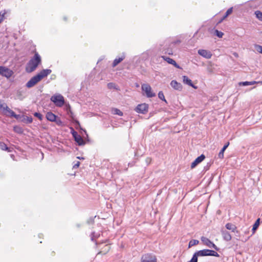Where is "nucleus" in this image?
I'll list each match as a JSON object with an SVG mask.
<instances>
[{
	"label": "nucleus",
	"mask_w": 262,
	"mask_h": 262,
	"mask_svg": "<svg viewBox=\"0 0 262 262\" xmlns=\"http://www.w3.org/2000/svg\"><path fill=\"white\" fill-rule=\"evenodd\" d=\"M41 62V57L38 53L36 52L34 57L30 59L26 66V70L28 73L33 72Z\"/></svg>",
	"instance_id": "1"
},
{
	"label": "nucleus",
	"mask_w": 262,
	"mask_h": 262,
	"mask_svg": "<svg viewBox=\"0 0 262 262\" xmlns=\"http://www.w3.org/2000/svg\"><path fill=\"white\" fill-rule=\"evenodd\" d=\"M196 256H213L215 257H219L220 255L215 251L209 249H203L198 251L194 253Z\"/></svg>",
	"instance_id": "2"
},
{
	"label": "nucleus",
	"mask_w": 262,
	"mask_h": 262,
	"mask_svg": "<svg viewBox=\"0 0 262 262\" xmlns=\"http://www.w3.org/2000/svg\"><path fill=\"white\" fill-rule=\"evenodd\" d=\"M51 100L58 107L62 106L64 103V98L60 94L53 95L51 97Z\"/></svg>",
	"instance_id": "3"
},
{
	"label": "nucleus",
	"mask_w": 262,
	"mask_h": 262,
	"mask_svg": "<svg viewBox=\"0 0 262 262\" xmlns=\"http://www.w3.org/2000/svg\"><path fill=\"white\" fill-rule=\"evenodd\" d=\"M142 90L145 92L146 95L148 98L155 96V94L151 91V88L148 84H143L141 86Z\"/></svg>",
	"instance_id": "4"
},
{
	"label": "nucleus",
	"mask_w": 262,
	"mask_h": 262,
	"mask_svg": "<svg viewBox=\"0 0 262 262\" xmlns=\"http://www.w3.org/2000/svg\"><path fill=\"white\" fill-rule=\"evenodd\" d=\"M201 240L203 243V244L206 245L208 247L210 248H213L217 251L219 250V248L208 238L204 236H202L201 238Z\"/></svg>",
	"instance_id": "5"
},
{
	"label": "nucleus",
	"mask_w": 262,
	"mask_h": 262,
	"mask_svg": "<svg viewBox=\"0 0 262 262\" xmlns=\"http://www.w3.org/2000/svg\"><path fill=\"white\" fill-rule=\"evenodd\" d=\"M136 112L143 114H145L148 111V105L146 103L138 104L135 108Z\"/></svg>",
	"instance_id": "6"
},
{
	"label": "nucleus",
	"mask_w": 262,
	"mask_h": 262,
	"mask_svg": "<svg viewBox=\"0 0 262 262\" xmlns=\"http://www.w3.org/2000/svg\"><path fill=\"white\" fill-rule=\"evenodd\" d=\"M13 74V72L11 70L5 67L0 66V74L2 76L8 78H10Z\"/></svg>",
	"instance_id": "7"
},
{
	"label": "nucleus",
	"mask_w": 262,
	"mask_h": 262,
	"mask_svg": "<svg viewBox=\"0 0 262 262\" xmlns=\"http://www.w3.org/2000/svg\"><path fill=\"white\" fill-rule=\"evenodd\" d=\"M141 262H157V258L154 255L147 253L142 255Z\"/></svg>",
	"instance_id": "8"
},
{
	"label": "nucleus",
	"mask_w": 262,
	"mask_h": 262,
	"mask_svg": "<svg viewBox=\"0 0 262 262\" xmlns=\"http://www.w3.org/2000/svg\"><path fill=\"white\" fill-rule=\"evenodd\" d=\"M40 80L39 78L36 76H34L32 77L26 83V86L28 88H31L34 86L37 83L40 81Z\"/></svg>",
	"instance_id": "9"
},
{
	"label": "nucleus",
	"mask_w": 262,
	"mask_h": 262,
	"mask_svg": "<svg viewBox=\"0 0 262 262\" xmlns=\"http://www.w3.org/2000/svg\"><path fill=\"white\" fill-rule=\"evenodd\" d=\"M198 54L206 59H210L212 56L210 51L204 49L199 50Z\"/></svg>",
	"instance_id": "10"
},
{
	"label": "nucleus",
	"mask_w": 262,
	"mask_h": 262,
	"mask_svg": "<svg viewBox=\"0 0 262 262\" xmlns=\"http://www.w3.org/2000/svg\"><path fill=\"white\" fill-rule=\"evenodd\" d=\"M205 158V156L202 154L195 159V160L191 163V168H193L199 163L202 162Z\"/></svg>",
	"instance_id": "11"
},
{
	"label": "nucleus",
	"mask_w": 262,
	"mask_h": 262,
	"mask_svg": "<svg viewBox=\"0 0 262 262\" xmlns=\"http://www.w3.org/2000/svg\"><path fill=\"white\" fill-rule=\"evenodd\" d=\"M51 70L50 69H45L42 70L39 73H38L36 76L39 78L41 80L44 77L47 76L51 73Z\"/></svg>",
	"instance_id": "12"
},
{
	"label": "nucleus",
	"mask_w": 262,
	"mask_h": 262,
	"mask_svg": "<svg viewBox=\"0 0 262 262\" xmlns=\"http://www.w3.org/2000/svg\"><path fill=\"white\" fill-rule=\"evenodd\" d=\"M161 57L165 61H166L168 63L174 66L176 68H178V69L180 68V66L172 58H170L169 57H166L165 56H162Z\"/></svg>",
	"instance_id": "13"
},
{
	"label": "nucleus",
	"mask_w": 262,
	"mask_h": 262,
	"mask_svg": "<svg viewBox=\"0 0 262 262\" xmlns=\"http://www.w3.org/2000/svg\"><path fill=\"white\" fill-rule=\"evenodd\" d=\"M221 233L223 239L226 241H230L231 238V235L230 233L226 230H222Z\"/></svg>",
	"instance_id": "14"
},
{
	"label": "nucleus",
	"mask_w": 262,
	"mask_h": 262,
	"mask_svg": "<svg viewBox=\"0 0 262 262\" xmlns=\"http://www.w3.org/2000/svg\"><path fill=\"white\" fill-rule=\"evenodd\" d=\"M171 86L175 90L181 91L182 89V86L180 83H178L176 80H172L170 82Z\"/></svg>",
	"instance_id": "15"
},
{
	"label": "nucleus",
	"mask_w": 262,
	"mask_h": 262,
	"mask_svg": "<svg viewBox=\"0 0 262 262\" xmlns=\"http://www.w3.org/2000/svg\"><path fill=\"white\" fill-rule=\"evenodd\" d=\"M183 80L184 83L187 84V85L195 89H197V87L193 84L191 80L187 76H183Z\"/></svg>",
	"instance_id": "16"
},
{
	"label": "nucleus",
	"mask_w": 262,
	"mask_h": 262,
	"mask_svg": "<svg viewBox=\"0 0 262 262\" xmlns=\"http://www.w3.org/2000/svg\"><path fill=\"white\" fill-rule=\"evenodd\" d=\"M46 117L48 120L51 122L56 121V119L57 118V116L52 112H48Z\"/></svg>",
	"instance_id": "17"
},
{
	"label": "nucleus",
	"mask_w": 262,
	"mask_h": 262,
	"mask_svg": "<svg viewBox=\"0 0 262 262\" xmlns=\"http://www.w3.org/2000/svg\"><path fill=\"white\" fill-rule=\"evenodd\" d=\"M225 227L227 229L229 230H231L232 232H238V231L237 230V227L235 225L231 224V223H227L226 224Z\"/></svg>",
	"instance_id": "18"
},
{
	"label": "nucleus",
	"mask_w": 262,
	"mask_h": 262,
	"mask_svg": "<svg viewBox=\"0 0 262 262\" xmlns=\"http://www.w3.org/2000/svg\"><path fill=\"white\" fill-rule=\"evenodd\" d=\"M75 134L76 135V136H75V141L79 145H82L84 144V142L83 141V139L81 138V137L78 135L76 132H75Z\"/></svg>",
	"instance_id": "19"
},
{
	"label": "nucleus",
	"mask_w": 262,
	"mask_h": 262,
	"mask_svg": "<svg viewBox=\"0 0 262 262\" xmlns=\"http://www.w3.org/2000/svg\"><path fill=\"white\" fill-rule=\"evenodd\" d=\"M229 145V142H228L225 145H224L221 150L219 153L218 157L219 158L223 159L224 158V152Z\"/></svg>",
	"instance_id": "20"
},
{
	"label": "nucleus",
	"mask_w": 262,
	"mask_h": 262,
	"mask_svg": "<svg viewBox=\"0 0 262 262\" xmlns=\"http://www.w3.org/2000/svg\"><path fill=\"white\" fill-rule=\"evenodd\" d=\"M125 58L124 55H122L121 57L116 58L113 63V67H115L116 66H117L120 62H121Z\"/></svg>",
	"instance_id": "21"
},
{
	"label": "nucleus",
	"mask_w": 262,
	"mask_h": 262,
	"mask_svg": "<svg viewBox=\"0 0 262 262\" xmlns=\"http://www.w3.org/2000/svg\"><path fill=\"white\" fill-rule=\"evenodd\" d=\"M259 82H256L255 81H244V82H241L239 83V85L240 86H247V85H253L255 83H259ZM260 83H262V82H260Z\"/></svg>",
	"instance_id": "22"
},
{
	"label": "nucleus",
	"mask_w": 262,
	"mask_h": 262,
	"mask_svg": "<svg viewBox=\"0 0 262 262\" xmlns=\"http://www.w3.org/2000/svg\"><path fill=\"white\" fill-rule=\"evenodd\" d=\"M259 224H260V219L258 218V219H257V220L255 221V223L253 225V228L252 229L253 234L255 233L256 230L259 227Z\"/></svg>",
	"instance_id": "23"
},
{
	"label": "nucleus",
	"mask_w": 262,
	"mask_h": 262,
	"mask_svg": "<svg viewBox=\"0 0 262 262\" xmlns=\"http://www.w3.org/2000/svg\"><path fill=\"white\" fill-rule=\"evenodd\" d=\"M107 88L109 89H115L116 90H119V87L113 82H110L107 83Z\"/></svg>",
	"instance_id": "24"
},
{
	"label": "nucleus",
	"mask_w": 262,
	"mask_h": 262,
	"mask_svg": "<svg viewBox=\"0 0 262 262\" xmlns=\"http://www.w3.org/2000/svg\"><path fill=\"white\" fill-rule=\"evenodd\" d=\"M112 113L115 115H118L120 116H123V113L118 108H113L112 110Z\"/></svg>",
	"instance_id": "25"
},
{
	"label": "nucleus",
	"mask_w": 262,
	"mask_h": 262,
	"mask_svg": "<svg viewBox=\"0 0 262 262\" xmlns=\"http://www.w3.org/2000/svg\"><path fill=\"white\" fill-rule=\"evenodd\" d=\"M199 242L196 239H192L189 242L188 247L190 248L193 246L199 244Z\"/></svg>",
	"instance_id": "26"
},
{
	"label": "nucleus",
	"mask_w": 262,
	"mask_h": 262,
	"mask_svg": "<svg viewBox=\"0 0 262 262\" xmlns=\"http://www.w3.org/2000/svg\"><path fill=\"white\" fill-rule=\"evenodd\" d=\"M9 108L6 103H3L0 104V110H2L4 111H6L8 113H9Z\"/></svg>",
	"instance_id": "27"
},
{
	"label": "nucleus",
	"mask_w": 262,
	"mask_h": 262,
	"mask_svg": "<svg viewBox=\"0 0 262 262\" xmlns=\"http://www.w3.org/2000/svg\"><path fill=\"white\" fill-rule=\"evenodd\" d=\"M256 17L260 20L262 21V12L256 11L255 12Z\"/></svg>",
	"instance_id": "28"
},
{
	"label": "nucleus",
	"mask_w": 262,
	"mask_h": 262,
	"mask_svg": "<svg viewBox=\"0 0 262 262\" xmlns=\"http://www.w3.org/2000/svg\"><path fill=\"white\" fill-rule=\"evenodd\" d=\"M254 47L258 52L262 54V46L255 44Z\"/></svg>",
	"instance_id": "29"
},
{
	"label": "nucleus",
	"mask_w": 262,
	"mask_h": 262,
	"mask_svg": "<svg viewBox=\"0 0 262 262\" xmlns=\"http://www.w3.org/2000/svg\"><path fill=\"white\" fill-rule=\"evenodd\" d=\"M214 34L219 38H222L223 37V36L224 35V33L220 31L217 30H215Z\"/></svg>",
	"instance_id": "30"
},
{
	"label": "nucleus",
	"mask_w": 262,
	"mask_h": 262,
	"mask_svg": "<svg viewBox=\"0 0 262 262\" xmlns=\"http://www.w3.org/2000/svg\"><path fill=\"white\" fill-rule=\"evenodd\" d=\"M100 236V233H96L95 232H93L91 234V239L92 241L94 240V238H98Z\"/></svg>",
	"instance_id": "31"
},
{
	"label": "nucleus",
	"mask_w": 262,
	"mask_h": 262,
	"mask_svg": "<svg viewBox=\"0 0 262 262\" xmlns=\"http://www.w3.org/2000/svg\"><path fill=\"white\" fill-rule=\"evenodd\" d=\"M0 148L4 150H8L6 144L3 142H0Z\"/></svg>",
	"instance_id": "32"
},
{
	"label": "nucleus",
	"mask_w": 262,
	"mask_h": 262,
	"mask_svg": "<svg viewBox=\"0 0 262 262\" xmlns=\"http://www.w3.org/2000/svg\"><path fill=\"white\" fill-rule=\"evenodd\" d=\"M158 97L161 99L166 102L164 94L162 92L160 91L158 93Z\"/></svg>",
	"instance_id": "33"
},
{
	"label": "nucleus",
	"mask_w": 262,
	"mask_h": 262,
	"mask_svg": "<svg viewBox=\"0 0 262 262\" xmlns=\"http://www.w3.org/2000/svg\"><path fill=\"white\" fill-rule=\"evenodd\" d=\"M232 12V8H230L226 11L225 16H224V18L227 17L229 15H230Z\"/></svg>",
	"instance_id": "34"
},
{
	"label": "nucleus",
	"mask_w": 262,
	"mask_h": 262,
	"mask_svg": "<svg viewBox=\"0 0 262 262\" xmlns=\"http://www.w3.org/2000/svg\"><path fill=\"white\" fill-rule=\"evenodd\" d=\"M198 258L196 256V255L193 254L192 257L190 259V260L188 261V262H198Z\"/></svg>",
	"instance_id": "35"
},
{
	"label": "nucleus",
	"mask_w": 262,
	"mask_h": 262,
	"mask_svg": "<svg viewBox=\"0 0 262 262\" xmlns=\"http://www.w3.org/2000/svg\"><path fill=\"white\" fill-rule=\"evenodd\" d=\"M8 114H9V115H10V116L16 118V115L11 109H9V113H8Z\"/></svg>",
	"instance_id": "36"
},
{
	"label": "nucleus",
	"mask_w": 262,
	"mask_h": 262,
	"mask_svg": "<svg viewBox=\"0 0 262 262\" xmlns=\"http://www.w3.org/2000/svg\"><path fill=\"white\" fill-rule=\"evenodd\" d=\"M34 115L37 117L40 120H42V115L40 113L36 112L34 113Z\"/></svg>",
	"instance_id": "37"
},
{
	"label": "nucleus",
	"mask_w": 262,
	"mask_h": 262,
	"mask_svg": "<svg viewBox=\"0 0 262 262\" xmlns=\"http://www.w3.org/2000/svg\"><path fill=\"white\" fill-rule=\"evenodd\" d=\"M14 130L18 133H22V129L20 127L15 126L14 127Z\"/></svg>",
	"instance_id": "38"
},
{
	"label": "nucleus",
	"mask_w": 262,
	"mask_h": 262,
	"mask_svg": "<svg viewBox=\"0 0 262 262\" xmlns=\"http://www.w3.org/2000/svg\"><path fill=\"white\" fill-rule=\"evenodd\" d=\"M54 122H56V123L58 125H61L62 123L61 120L59 118H57V117L56 119V121H55Z\"/></svg>",
	"instance_id": "39"
},
{
	"label": "nucleus",
	"mask_w": 262,
	"mask_h": 262,
	"mask_svg": "<svg viewBox=\"0 0 262 262\" xmlns=\"http://www.w3.org/2000/svg\"><path fill=\"white\" fill-rule=\"evenodd\" d=\"M5 13H3L2 14V13H0V24L2 22V21L4 19Z\"/></svg>",
	"instance_id": "40"
},
{
	"label": "nucleus",
	"mask_w": 262,
	"mask_h": 262,
	"mask_svg": "<svg viewBox=\"0 0 262 262\" xmlns=\"http://www.w3.org/2000/svg\"><path fill=\"white\" fill-rule=\"evenodd\" d=\"M104 248H105V249H104L105 252H104V254H105V253H106L107 251H109V250L110 249V246L106 245L105 246Z\"/></svg>",
	"instance_id": "41"
},
{
	"label": "nucleus",
	"mask_w": 262,
	"mask_h": 262,
	"mask_svg": "<svg viewBox=\"0 0 262 262\" xmlns=\"http://www.w3.org/2000/svg\"><path fill=\"white\" fill-rule=\"evenodd\" d=\"M80 162L77 161L76 164L73 165V168H77L79 166Z\"/></svg>",
	"instance_id": "42"
},
{
	"label": "nucleus",
	"mask_w": 262,
	"mask_h": 262,
	"mask_svg": "<svg viewBox=\"0 0 262 262\" xmlns=\"http://www.w3.org/2000/svg\"><path fill=\"white\" fill-rule=\"evenodd\" d=\"M28 121H29V122L30 123H31V122H32V118H29V119H28Z\"/></svg>",
	"instance_id": "43"
},
{
	"label": "nucleus",
	"mask_w": 262,
	"mask_h": 262,
	"mask_svg": "<svg viewBox=\"0 0 262 262\" xmlns=\"http://www.w3.org/2000/svg\"><path fill=\"white\" fill-rule=\"evenodd\" d=\"M75 132H74L73 133V136H74V138H75V136H76V135L75 134Z\"/></svg>",
	"instance_id": "44"
},
{
	"label": "nucleus",
	"mask_w": 262,
	"mask_h": 262,
	"mask_svg": "<svg viewBox=\"0 0 262 262\" xmlns=\"http://www.w3.org/2000/svg\"><path fill=\"white\" fill-rule=\"evenodd\" d=\"M102 253V251H100V252L99 253V254H100V253Z\"/></svg>",
	"instance_id": "45"
}]
</instances>
